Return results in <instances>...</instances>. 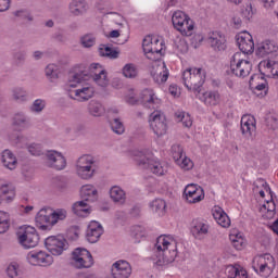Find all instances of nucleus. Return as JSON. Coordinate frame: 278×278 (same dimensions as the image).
I'll return each instance as SVG.
<instances>
[{"label":"nucleus","instance_id":"22","mask_svg":"<svg viewBox=\"0 0 278 278\" xmlns=\"http://www.w3.org/2000/svg\"><path fill=\"white\" fill-rule=\"evenodd\" d=\"M111 275L113 278H129L131 277V265L124 260L116 261L111 267Z\"/></svg>","mask_w":278,"mask_h":278},{"label":"nucleus","instance_id":"33","mask_svg":"<svg viewBox=\"0 0 278 278\" xmlns=\"http://www.w3.org/2000/svg\"><path fill=\"white\" fill-rule=\"evenodd\" d=\"M94 97V87L89 84H86L81 88L74 90V99L76 101H88Z\"/></svg>","mask_w":278,"mask_h":278},{"label":"nucleus","instance_id":"14","mask_svg":"<svg viewBox=\"0 0 278 278\" xmlns=\"http://www.w3.org/2000/svg\"><path fill=\"white\" fill-rule=\"evenodd\" d=\"M90 77L99 88H108L110 86V78L108 77V71L99 63H92L89 66Z\"/></svg>","mask_w":278,"mask_h":278},{"label":"nucleus","instance_id":"5","mask_svg":"<svg viewBox=\"0 0 278 278\" xmlns=\"http://www.w3.org/2000/svg\"><path fill=\"white\" fill-rule=\"evenodd\" d=\"M185 87L190 92H201L203 84H205V70L191 67L182 73Z\"/></svg>","mask_w":278,"mask_h":278},{"label":"nucleus","instance_id":"3","mask_svg":"<svg viewBox=\"0 0 278 278\" xmlns=\"http://www.w3.org/2000/svg\"><path fill=\"white\" fill-rule=\"evenodd\" d=\"M75 170L79 179L90 181L97 175V160L90 154H83L76 161Z\"/></svg>","mask_w":278,"mask_h":278},{"label":"nucleus","instance_id":"58","mask_svg":"<svg viewBox=\"0 0 278 278\" xmlns=\"http://www.w3.org/2000/svg\"><path fill=\"white\" fill-rule=\"evenodd\" d=\"M27 150L30 155H35L36 157L42 155V146L40 143H30Z\"/></svg>","mask_w":278,"mask_h":278},{"label":"nucleus","instance_id":"45","mask_svg":"<svg viewBox=\"0 0 278 278\" xmlns=\"http://www.w3.org/2000/svg\"><path fill=\"white\" fill-rule=\"evenodd\" d=\"M13 126L17 127L21 131L23 129H28L29 127V119H27V116L23 112L15 113L13 116Z\"/></svg>","mask_w":278,"mask_h":278},{"label":"nucleus","instance_id":"21","mask_svg":"<svg viewBox=\"0 0 278 278\" xmlns=\"http://www.w3.org/2000/svg\"><path fill=\"white\" fill-rule=\"evenodd\" d=\"M190 231L195 240H205L210 233V224L205 219L195 218L191 222Z\"/></svg>","mask_w":278,"mask_h":278},{"label":"nucleus","instance_id":"31","mask_svg":"<svg viewBox=\"0 0 278 278\" xmlns=\"http://www.w3.org/2000/svg\"><path fill=\"white\" fill-rule=\"evenodd\" d=\"M208 43L215 51H225L227 49V39L219 31H213L208 36Z\"/></svg>","mask_w":278,"mask_h":278},{"label":"nucleus","instance_id":"1","mask_svg":"<svg viewBox=\"0 0 278 278\" xmlns=\"http://www.w3.org/2000/svg\"><path fill=\"white\" fill-rule=\"evenodd\" d=\"M175 242L173 236L161 235L156 238L154 249L157 251L159 256L155 261V266L159 268H166L167 266H173L175 262V250H169Z\"/></svg>","mask_w":278,"mask_h":278},{"label":"nucleus","instance_id":"24","mask_svg":"<svg viewBox=\"0 0 278 278\" xmlns=\"http://www.w3.org/2000/svg\"><path fill=\"white\" fill-rule=\"evenodd\" d=\"M241 131L245 138H253L257 131V122L251 114H245L241 117Z\"/></svg>","mask_w":278,"mask_h":278},{"label":"nucleus","instance_id":"62","mask_svg":"<svg viewBox=\"0 0 278 278\" xmlns=\"http://www.w3.org/2000/svg\"><path fill=\"white\" fill-rule=\"evenodd\" d=\"M15 60L21 64V62H25V58H27V54L25 52H17L14 55Z\"/></svg>","mask_w":278,"mask_h":278},{"label":"nucleus","instance_id":"49","mask_svg":"<svg viewBox=\"0 0 278 278\" xmlns=\"http://www.w3.org/2000/svg\"><path fill=\"white\" fill-rule=\"evenodd\" d=\"M52 214V225L55 227L56 223H60V220H66V217L68 216V211L66 208H51Z\"/></svg>","mask_w":278,"mask_h":278},{"label":"nucleus","instance_id":"16","mask_svg":"<svg viewBox=\"0 0 278 278\" xmlns=\"http://www.w3.org/2000/svg\"><path fill=\"white\" fill-rule=\"evenodd\" d=\"M150 75L155 84H166V81H168L169 75L168 68H166V63H164L162 59L152 61Z\"/></svg>","mask_w":278,"mask_h":278},{"label":"nucleus","instance_id":"34","mask_svg":"<svg viewBox=\"0 0 278 278\" xmlns=\"http://www.w3.org/2000/svg\"><path fill=\"white\" fill-rule=\"evenodd\" d=\"M200 99L201 101H203L205 105H208L211 108L220 105V101H222L220 93L216 90L205 91Z\"/></svg>","mask_w":278,"mask_h":278},{"label":"nucleus","instance_id":"23","mask_svg":"<svg viewBox=\"0 0 278 278\" xmlns=\"http://www.w3.org/2000/svg\"><path fill=\"white\" fill-rule=\"evenodd\" d=\"M250 88L256 97H266L268 94V81L260 75L251 77Z\"/></svg>","mask_w":278,"mask_h":278},{"label":"nucleus","instance_id":"61","mask_svg":"<svg viewBox=\"0 0 278 278\" xmlns=\"http://www.w3.org/2000/svg\"><path fill=\"white\" fill-rule=\"evenodd\" d=\"M10 10V0H0V12H7Z\"/></svg>","mask_w":278,"mask_h":278},{"label":"nucleus","instance_id":"6","mask_svg":"<svg viewBox=\"0 0 278 278\" xmlns=\"http://www.w3.org/2000/svg\"><path fill=\"white\" fill-rule=\"evenodd\" d=\"M275 267V257L269 253L256 255L252 260V268L258 277L267 278L271 276Z\"/></svg>","mask_w":278,"mask_h":278},{"label":"nucleus","instance_id":"29","mask_svg":"<svg viewBox=\"0 0 278 278\" xmlns=\"http://www.w3.org/2000/svg\"><path fill=\"white\" fill-rule=\"evenodd\" d=\"M16 199V188L10 184L0 182V205L12 203Z\"/></svg>","mask_w":278,"mask_h":278},{"label":"nucleus","instance_id":"44","mask_svg":"<svg viewBox=\"0 0 278 278\" xmlns=\"http://www.w3.org/2000/svg\"><path fill=\"white\" fill-rule=\"evenodd\" d=\"M178 155L177 164L182 170H192V168H194V163L186 156L181 147H178Z\"/></svg>","mask_w":278,"mask_h":278},{"label":"nucleus","instance_id":"10","mask_svg":"<svg viewBox=\"0 0 278 278\" xmlns=\"http://www.w3.org/2000/svg\"><path fill=\"white\" fill-rule=\"evenodd\" d=\"M71 264L74 268H91L94 264V260L92 258V254L90 251L84 248H76L72 252Z\"/></svg>","mask_w":278,"mask_h":278},{"label":"nucleus","instance_id":"20","mask_svg":"<svg viewBox=\"0 0 278 278\" xmlns=\"http://www.w3.org/2000/svg\"><path fill=\"white\" fill-rule=\"evenodd\" d=\"M237 45L240 49V53L249 55L255 51V42L253 41V36L249 31L244 30L237 35Z\"/></svg>","mask_w":278,"mask_h":278},{"label":"nucleus","instance_id":"56","mask_svg":"<svg viewBox=\"0 0 278 278\" xmlns=\"http://www.w3.org/2000/svg\"><path fill=\"white\" fill-rule=\"evenodd\" d=\"M45 108H47V101L42 99H37L33 102L30 106V112H34L35 114H40V112H42Z\"/></svg>","mask_w":278,"mask_h":278},{"label":"nucleus","instance_id":"15","mask_svg":"<svg viewBox=\"0 0 278 278\" xmlns=\"http://www.w3.org/2000/svg\"><path fill=\"white\" fill-rule=\"evenodd\" d=\"M45 247L52 255H62L68 249V242L62 236H50L46 238Z\"/></svg>","mask_w":278,"mask_h":278},{"label":"nucleus","instance_id":"53","mask_svg":"<svg viewBox=\"0 0 278 278\" xmlns=\"http://www.w3.org/2000/svg\"><path fill=\"white\" fill-rule=\"evenodd\" d=\"M46 77L50 81H55L60 77V67L55 64H49L46 67Z\"/></svg>","mask_w":278,"mask_h":278},{"label":"nucleus","instance_id":"35","mask_svg":"<svg viewBox=\"0 0 278 278\" xmlns=\"http://www.w3.org/2000/svg\"><path fill=\"white\" fill-rule=\"evenodd\" d=\"M229 240L237 251H242V249L247 247V238H244V233L240 232L239 230H231Z\"/></svg>","mask_w":278,"mask_h":278},{"label":"nucleus","instance_id":"38","mask_svg":"<svg viewBox=\"0 0 278 278\" xmlns=\"http://www.w3.org/2000/svg\"><path fill=\"white\" fill-rule=\"evenodd\" d=\"M73 213L80 218H86L92 213V207L86 201H78L72 206Z\"/></svg>","mask_w":278,"mask_h":278},{"label":"nucleus","instance_id":"25","mask_svg":"<svg viewBox=\"0 0 278 278\" xmlns=\"http://www.w3.org/2000/svg\"><path fill=\"white\" fill-rule=\"evenodd\" d=\"M258 71L269 79H278V62L273 60H264L258 64Z\"/></svg>","mask_w":278,"mask_h":278},{"label":"nucleus","instance_id":"50","mask_svg":"<svg viewBox=\"0 0 278 278\" xmlns=\"http://www.w3.org/2000/svg\"><path fill=\"white\" fill-rule=\"evenodd\" d=\"M80 45L84 49H92L97 45V36L94 34H85L80 37Z\"/></svg>","mask_w":278,"mask_h":278},{"label":"nucleus","instance_id":"55","mask_svg":"<svg viewBox=\"0 0 278 278\" xmlns=\"http://www.w3.org/2000/svg\"><path fill=\"white\" fill-rule=\"evenodd\" d=\"M111 128L114 134H117V136H123V134H125V124H123L121 118H114L111 122Z\"/></svg>","mask_w":278,"mask_h":278},{"label":"nucleus","instance_id":"36","mask_svg":"<svg viewBox=\"0 0 278 278\" xmlns=\"http://www.w3.org/2000/svg\"><path fill=\"white\" fill-rule=\"evenodd\" d=\"M278 47L275 42L270 40H265L258 45L256 50V55L260 58H266V55H270V53H277Z\"/></svg>","mask_w":278,"mask_h":278},{"label":"nucleus","instance_id":"19","mask_svg":"<svg viewBox=\"0 0 278 278\" xmlns=\"http://www.w3.org/2000/svg\"><path fill=\"white\" fill-rule=\"evenodd\" d=\"M140 103L148 110H157L162 105V99L157 97L153 89H144L140 93Z\"/></svg>","mask_w":278,"mask_h":278},{"label":"nucleus","instance_id":"9","mask_svg":"<svg viewBox=\"0 0 278 278\" xmlns=\"http://www.w3.org/2000/svg\"><path fill=\"white\" fill-rule=\"evenodd\" d=\"M17 240L23 249H35V247H38V242H40V237L36 228L24 226L17 231Z\"/></svg>","mask_w":278,"mask_h":278},{"label":"nucleus","instance_id":"28","mask_svg":"<svg viewBox=\"0 0 278 278\" xmlns=\"http://www.w3.org/2000/svg\"><path fill=\"white\" fill-rule=\"evenodd\" d=\"M211 212L214 220L219 227H223L224 229H229V227H231V219L229 218V215L225 213L223 207L215 205Z\"/></svg>","mask_w":278,"mask_h":278},{"label":"nucleus","instance_id":"13","mask_svg":"<svg viewBox=\"0 0 278 278\" xmlns=\"http://www.w3.org/2000/svg\"><path fill=\"white\" fill-rule=\"evenodd\" d=\"M175 25L181 36H192L194 22L184 11L175 12Z\"/></svg>","mask_w":278,"mask_h":278},{"label":"nucleus","instance_id":"46","mask_svg":"<svg viewBox=\"0 0 278 278\" xmlns=\"http://www.w3.org/2000/svg\"><path fill=\"white\" fill-rule=\"evenodd\" d=\"M151 212L157 214V216H164L166 214V201L162 199H155L150 203Z\"/></svg>","mask_w":278,"mask_h":278},{"label":"nucleus","instance_id":"64","mask_svg":"<svg viewBox=\"0 0 278 278\" xmlns=\"http://www.w3.org/2000/svg\"><path fill=\"white\" fill-rule=\"evenodd\" d=\"M20 211L23 212V214H31V212H34V206H31V205H27V206L22 205L20 207Z\"/></svg>","mask_w":278,"mask_h":278},{"label":"nucleus","instance_id":"48","mask_svg":"<svg viewBox=\"0 0 278 278\" xmlns=\"http://www.w3.org/2000/svg\"><path fill=\"white\" fill-rule=\"evenodd\" d=\"M176 123H181L182 127L190 129L192 127V116L185 111H178L176 113Z\"/></svg>","mask_w":278,"mask_h":278},{"label":"nucleus","instance_id":"63","mask_svg":"<svg viewBox=\"0 0 278 278\" xmlns=\"http://www.w3.org/2000/svg\"><path fill=\"white\" fill-rule=\"evenodd\" d=\"M267 124H268V127H270L271 129H277L278 119L277 118H268Z\"/></svg>","mask_w":278,"mask_h":278},{"label":"nucleus","instance_id":"47","mask_svg":"<svg viewBox=\"0 0 278 278\" xmlns=\"http://www.w3.org/2000/svg\"><path fill=\"white\" fill-rule=\"evenodd\" d=\"M122 74L126 79H136L139 74L138 66L134 63H127L123 66Z\"/></svg>","mask_w":278,"mask_h":278},{"label":"nucleus","instance_id":"39","mask_svg":"<svg viewBox=\"0 0 278 278\" xmlns=\"http://www.w3.org/2000/svg\"><path fill=\"white\" fill-rule=\"evenodd\" d=\"M226 275L228 278H248L249 273L241 265H228L226 267Z\"/></svg>","mask_w":278,"mask_h":278},{"label":"nucleus","instance_id":"8","mask_svg":"<svg viewBox=\"0 0 278 278\" xmlns=\"http://www.w3.org/2000/svg\"><path fill=\"white\" fill-rule=\"evenodd\" d=\"M148 125L156 138H162L168 134V119L166 114L160 110H154L148 116Z\"/></svg>","mask_w":278,"mask_h":278},{"label":"nucleus","instance_id":"59","mask_svg":"<svg viewBox=\"0 0 278 278\" xmlns=\"http://www.w3.org/2000/svg\"><path fill=\"white\" fill-rule=\"evenodd\" d=\"M9 140L12 142V144H15V147H23L25 144L26 139L24 136H9Z\"/></svg>","mask_w":278,"mask_h":278},{"label":"nucleus","instance_id":"37","mask_svg":"<svg viewBox=\"0 0 278 278\" xmlns=\"http://www.w3.org/2000/svg\"><path fill=\"white\" fill-rule=\"evenodd\" d=\"M87 112L93 118H101L105 114V106L100 101L91 100L87 105Z\"/></svg>","mask_w":278,"mask_h":278},{"label":"nucleus","instance_id":"4","mask_svg":"<svg viewBox=\"0 0 278 278\" xmlns=\"http://www.w3.org/2000/svg\"><path fill=\"white\" fill-rule=\"evenodd\" d=\"M136 162L139 166H143L147 170H150L153 175L162 177L168 173V165L160 161L157 157H147L144 153L136 151L134 153Z\"/></svg>","mask_w":278,"mask_h":278},{"label":"nucleus","instance_id":"27","mask_svg":"<svg viewBox=\"0 0 278 278\" xmlns=\"http://www.w3.org/2000/svg\"><path fill=\"white\" fill-rule=\"evenodd\" d=\"M101 236H103V226L97 220H91L86 231V239L94 244V242H99Z\"/></svg>","mask_w":278,"mask_h":278},{"label":"nucleus","instance_id":"18","mask_svg":"<svg viewBox=\"0 0 278 278\" xmlns=\"http://www.w3.org/2000/svg\"><path fill=\"white\" fill-rule=\"evenodd\" d=\"M35 223L36 226L41 229V231H51V229H53L51 207L41 208L35 217Z\"/></svg>","mask_w":278,"mask_h":278},{"label":"nucleus","instance_id":"51","mask_svg":"<svg viewBox=\"0 0 278 278\" xmlns=\"http://www.w3.org/2000/svg\"><path fill=\"white\" fill-rule=\"evenodd\" d=\"M10 229V213L0 211V233H7Z\"/></svg>","mask_w":278,"mask_h":278},{"label":"nucleus","instance_id":"54","mask_svg":"<svg viewBox=\"0 0 278 278\" xmlns=\"http://www.w3.org/2000/svg\"><path fill=\"white\" fill-rule=\"evenodd\" d=\"M99 55H101V58H110V60H116V58H118V52L113 50L111 47L102 45L99 48Z\"/></svg>","mask_w":278,"mask_h":278},{"label":"nucleus","instance_id":"60","mask_svg":"<svg viewBox=\"0 0 278 278\" xmlns=\"http://www.w3.org/2000/svg\"><path fill=\"white\" fill-rule=\"evenodd\" d=\"M134 236L136 240H140V238H144V229L140 226H136L134 229Z\"/></svg>","mask_w":278,"mask_h":278},{"label":"nucleus","instance_id":"30","mask_svg":"<svg viewBox=\"0 0 278 278\" xmlns=\"http://www.w3.org/2000/svg\"><path fill=\"white\" fill-rule=\"evenodd\" d=\"M68 10L72 16H84L90 10V5L86 0H72Z\"/></svg>","mask_w":278,"mask_h":278},{"label":"nucleus","instance_id":"12","mask_svg":"<svg viewBox=\"0 0 278 278\" xmlns=\"http://www.w3.org/2000/svg\"><path fill=\"white\" fill-rule=\"evenodd\" d=\"M184 199L189 205H197L205 199V190L197 184H189L185 187Z\"/></svg>","mask_w":278,"mask_h":278},{"label":"nucleus","instance_id":"41","mask_svg":"<svg viewBox=\"0 0 278 278\" xmlns=\"http://www.w3.org/2000/svg\"><path fill=\"white\" fill-rule=\"evenodd\" d=\"M8 278H23L25 277V267L16 262L10 263L7 267Z\"/></svg>","mask_w":278,"mask_h":278},{"label":"nucleus","instance_id":"7","mask_svg":"<svg viewBox=\"0 0 278 278\" xmlns=\"http://www.w3.org/2000/svg\"><path fill=\"white\" fill-rule=\"evenodd\" d=\"M142 49L146 58L155 62L162 60V51H164V40L155 36H146L142 41Z\"/></svg>","mask_w":278,"mask_h":278},{"label":"nucleus","instance_id":"17","mask_svg":"<svg viewBox=\"0 0 278 278\" xmlns=\"http://www.w3.org/2000/svg\"><path fill=\"white\" fill-rule=\"evenodd\" d=\"M46 164L54 170H64L66 168V157L62 152L56 150H48L46 152Z\"/></svg>","mask_w":278,"mask_h":278},{"label":"nucleus","instance_id":"42","mask_svg":"<svg viewBox=\"0 0 278 278\" xmlns=\"http://www.w3.org/2000/svg\"><path fill=\"white\" fill-rule=\"evenodd\" d=\"M80 197L85 199V201H97L99 199V191L92 185H84L80 189Z\"/></svg>","mask_w":278,"mask_h":278},{"label":"nucleus","instance_id":"40","mask_svg":"<svg viewBox=\"0 0 278 278\" xmlns=\"http://www.w3.org/2000/svg\"><path fill=\"white\" fill-rule=\"evenodd\" d=\"M110 198L118 205H125V201H127V194L119 186H113L110 189Z\"/></svg>","mask_w":278,"mask_h":278},{"label":"nucleus","instance_id":"26","mask_svg":"<svg viewBox=\"0 0 278 278\" xmlns=\"http://www.w3.org/2000/svg\"><path fill=\"white\" fill-rule=\"evenodd\" d=\"M265 191L270 195V200H267L261 207V212L263 213V217L267 218V220H270L271 218H275V214L277 212V205L275 204V201L273 200V191H270V187H268V184H264Z\"/></svg>","mask_w":278,"mask_h":278},{"label":"nucleus","instance_id":"57","mask_svg":"<svg viewBox=\"0 0 278 278\" xmlns=\"http://www.w3.org/2000/svg\"><path fill=\"white\" fill-rule=\"evenodd\" d=\"M125 101L129 103V105H138V103H140V96L137 98L134 89H130L125 97Z\"/></svg>","mask_w":278,"mask_h":278},{"label":"nucleus","instance_id":"43","mask_svg":"<svg viewBox=\"0 0 278 278\" xmlns=\"http://www.w3.org/2000/svg\"><path fill=\"white\" fill-rule=\"evenodd\" d=\"M87 75L84 72L71 73L66 81V88H77L86 81Z\"/></svg>","mask_w":278,"mask_h":278},{"label":"nucleus","instance_id":"52","mask_svg":"<svg viewBox=\"0 0 278 278\" xmlns=\"http://www.w3.org/2000/svg\"><path fill=\"white\" fill-rule=\"evenodd\" d=\"M12 99L18 103H25L27 101V91L22 87L12 89Z\"/></svg>","mask_w":278,"mask_h":278},{"label":"nucleus","instance_id":"2","mask_svg":"<svg viewBox=\"0 0 278 278\" xmlns=\"http://www.w3.org/2000/svg\"><path fill=\"white\" fill-rule=\"evenodd\" d=\"M230 73L235 77H249L253 71V63L249 60V55L242 52H236L229 60Z\"/></svg>","mask_w":278,"mask_h":278},{"label":"nucleus","instance_id":"32","mask_svg":"<svg viewBox=\"0 0 278 278\" xmlns=\"http://www.w3.org/2000/svg\"><path fill=\"white\" fill-rule=\"evenodd\" d=\"M1 164L8 170H16V166H18V160L12 150H4L1 153Z\"/></svg>","mask_w":278,"mask_h":278},{"label":"nucleus","instance_id":"11","mask_svg":"<svg viewBox=\"0 0 278 278\" xmlns=\"http://www.w3.org/2000/svg\"><path fill=\"white\" fill-rule=\"evenodd\" d=\"M26 262L29 266H51L53 256L42 250H33L26 254Z\"/></svg>","mask_w":278,"mask_h":278}]
</instances>
